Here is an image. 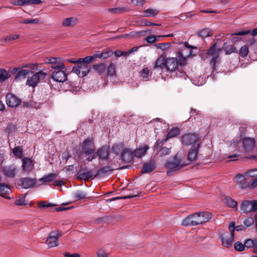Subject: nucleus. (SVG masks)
I'll list each match as a JSON object with an SVG mask.
<instances>
[{"instance_id": "nucleus-1", "label": "nucleus", "mask_w": 257, "mask_h": 257, "mask_svg": "<svg viewBox=\"0 0 257 257\" xmlns=\"http://www.w3.org/2000/svg\"><path fill=\"white\" fill-rule=\"evenodd\" d=\"M77 153L79 158H80L82 154H84L86 157V160L88 162L94 159L96 157V153H95V147L93 140L89 138L85 139L81 145V151Z\"/></svg>"}, {"instance_id": "nucleus-2", "label": "nucleus", "mask_w": 257, "mask_h": 257, "mask_svg": "<svg viewBox=\"0 0 257 257\" xmlns=\"http://www.w3.org/2000/svg\"><path fill=\"white\" fill-rule=\"evenodd\" d=\"M187 164L182 161L181 156L176 154L173 158L166 162L165 166L171 171H176L182 169Z\"/></svg>"}, {"instance_id": "nucleus-3", "label": "nucleus", "mask_w": 257, "mask_h": 257, "mask_svg": "<svg viewBox=\"0 0 257 257\" xmlns=\"http://www.w3.org/2000/svg\"><path fill=\"white\" fill-rule=\"evenodd\" d=\"M193 47L189 45L187 42L184 43V48L178 53V57L179 59L180 65H184L187 57L192 55V49Z\"/></svg>"}, {"instance_id": "nucleus-4", "label": "nucleus", "mask_w": 257, "mask_h": 257, "mask_svg": "<svg viewBox=\"0 0 257 257\" xmlns=\"http://www.w3.org/2000/svg\"><path fill=\"white\" fill-rule=\"evenodd\" d=\"M9 71L12 73H16L14 81L17 82L25 79L29 74L33 73L31 70H27L21 67L12 68L9 69Z\"/></svg>"}, {"instance_id": "nucleus-5", "label": "nucleus", "mask_w": 257, "mask_h": 257, "mask_svg": "<svg viewBox=\"0 0 257 257\" xmlns=\"http://www.w3.org/2000/svg\"><path fill=\"white\" fill-rule=\"evenodd\" d=\"M91 69V67L89 65L85 64L83 62H78L77 65L73 68L72 71L79 77H83L88 74Z\"/></svg>"}, {"instance_id": "nucleus-6", "label": "nucleus", "mask_w": 257, "mask_h": 257, "mask_svg": "<svg viewBox=\"0 0 257 257\" xmlns=\"http://www.w3.org/2000/svg\"><path fill=\"white\" fill-rule=\"evenodd\" d=\"M240 210L244 213L255 212L257 210V200L242 201L240 204Z\"/></svg>"}, {"instance_id": "nucleus-7", "label": "nucleus", "mask_w": 257, "mask_h": 257, "mask_svg": "<svg viewBox=\"0 0 257 257\" xmlns=\"http://www.w3.org/2000/svg\"><path fill=\"white\" fill-rule=\"evenodd\" d=\"M46 75V73L42 71H39L27 79L26 84L34 87L40 80H44Z\"/></svg>"}, {"instance_id": "nucleus-8", "label": "nucleus", "mask_w": 257, "mask_h": 257, "mask_svg": "<svg viewBox=\"0 0 257 257\" xmlns=\"http://www.w3.org/2000/svg\"><path fill=\"white\" fill-rule=\"evenodd\" d=\"M61 234L58 230L52 231L50 232L46 243L49 247H53L58 245V241Z\"/></svg>"}, {"instance_id": "nucleus-9", "label": "nucleus", "mask_w": 257, "mask_h": 257, "mask_svg": "<svg viewBox=\"0 0 257 257\" xmlns=\"http://www.w3.org/2000/svg\"><path fill=\"white\" fill-rule=\"evenodd\" d=\"M234 234L233 232L229 233L227 231H223L220 234V239L222 244L226 247H229L232 246Z\"/></svg>"}, {"instance_id": "nucleus-10", "label": "nucleus", "mask_w": 257, "mask_h": 257, "mask_svg": "<svg viewBox=\"0 0 257 257\" xmlns=\"http://www.w3.org/2000/svg\"><path fill=\"white\" fill-rule=\"evenodd\" d=\"M198 137L195 134H185L182 137V142L184 145L189 146L199 144L198 143Z\"/></svg>"}, {"instance_id": "nucleus-11", "label": "nucleus", "mask_w": 257, "mask_h": 257, "mask_svg": "<svg viewBox=\"0 0 257 257\" xmlns=\"http://www.w3.org/2000/svg\"><path fill=\"white\" fill-rule=\"evenodd\" d=\"M221 49L217 47L216 44H214L208 50L207 55L211 58V63L215 65V63L219 57V54Z\"/></svg>"}, {"instance_id": "nucleus-12", "label": "nucleus", "mask_w": 257, "mask_h": 257, "mask_svg": "<svg viewBox=\"0 0 257 257\" xmlns=\"http://www.w3.org/2000/svg\"><path fill=\"white\" fill-rule=\"evenodd\" d=\"M180 65L179 59L171 57L167 58L165 60V67L170 71H173L177 69L178 65Z\"/></svg>"}, {"instance_id": "nucleus-13", "label": "nucleus", "mask_w": 257, "mask_h": 257, "mask_svg": "<svg viewBox=\"0 0 257 257\" xmlns=\"http://www.w3.org/2000/svg\"><path fill=\"white\" fill-rule=\"evenodd\" d=\"M3 172L8 178H14L18 172V169L15 165L6 166L3 168Z\"/></svg>"}, {"instance_id": "nucleus-14", "label": "nucleus", "mask_w": 257, "mask_h": 257, "mask_svg": "<svg viewBox=\"0 0 257 257\" xmlns=\"http://www.w3.org/2000/svg\"><path fill=\"white\" fill-rule=\"evenodd\" d=\"M6 97L7 104L10 107H17L21 103V100L18 97L11 93L7 94Z\"/></svg>"}, {"instance_id": "nucleus-15", "label": "nucleus", "mask_w": 257, "mask_h": 257, "mask_svg": "<svg viewBox=\"0 0 257 257\" xmlns=\"http://www.w3.org/2000/svg\"><path fill=\"white\" fill-rule=\"evenodd\" d=\"M36 179L23 178L20 180L19 185L25 189H28L34 186L36 183Z\"/></svg>"}, {"instance_id": "nucleus-16", "label": "nucleus", "mask_w": 257, "mask_h": 257, "mask_svg": "<svg viewBox=\"0 0 257 257\" xmlns=\"http://www.w3.org/2000/svg\"><path fill=\"white\" fill-rule=\"evenodd\" d=\"M52 78L59 82H63L67 80V76L64 70L53 71L52 74Z\"/></svg>"}, {"instance_id": "nucleus-17", "label": "nucleus", "mask_w": 257, "mask_h": 257, "mask_svg": "<svg viewBox=\"0 0 257 257\" xmlns=\"http://www.w3.org/2000/svg\"><path fill=\"white\" fill-rule=\"evenodd\" d=\"M22 168L24 172L27 173L31 172L34 168V163L33 161L27 157H24L22 160Z\"/></svg>"}, {"instance_id": "nucleus-18", "label": "nucleus", "mask_w": 257, "mask_h": 257, "mask_svg": "<svg viewBox=\"0 0 257 257\" xmlns=\"http://www.w3.org/2000/svg\"><path fill=\"white\" fill-rule=\"evenodd\" d=\"M121 157L123 161L129 162L134 158V151L130 148L124 147L121 153Z\"/></svg>"}, {"instance_id": "nucleus-19", "label": "nucleus", "mask_w": 257, "mask_h": 257, "mask_svg": "<svg viewBox=\"0 0 257 257\" xmlns=\"http://www.w3.org/2000/svg\"><path fill=\"white\" fill-rule=\"evenodd\" d=\"M199 148V144H195L192 146L188 155V159L190 162L195 161L197 158Z\"/></svg>"}, {"instance_id": "nucleus-20", "label": "nucleus", "mask_w": 257, "mask_h": 257, "mask_svg": "<svg viewBox=\"0 0 257 257\" xmlns=\"http://www.w3.org/2000/svg\"><path fill=\"white\" fill-rule=\"evenodd\" d=\"M233 179L239 188L241 189L247 188V183L245 181V178L242 175L238 174Z\"/></svg>"}, {"instance_id": "nucleus-21", "label": "nucleus", "mask_w": 257, "mask_h": 257, "mask_svg": "<svg viewBox=\"0 0 257 257\" xmlns=\"http://www.w3.org/2000/svg\"><path fill=\"white\" fill-rule=\"evenodd\" d=\"M243 147L245 152H249L253 149L255 145L254 139L251 138H245L243 139Z\"/></svg>"}, {"instance_id": "nucleus-22", "label": "nucleus", "mask_w": 257, "mask_h": 257, "mask_svg": "<svg viewBox=\"0 0 257 257\" xmlns=\"http://www.w3.org/2000/svg\"><path fill=\"white\" fill-rule=\"evenodd\" d=\"M156 168V164L153 161L145 163L142 167V172L143 174L152 172Z\"/></svg>"}, {"instance_id": "nucleus-23", "label": "nucleus", "mask_w": 257, "mask_h": 257, "mask_svg": "<svg viewBox=\"0 0 257 257\" xmlns=\"http://www.w3.org/2000/svg\"><path fill=\"white\" fill-rule=\"evenodd\" d=\"M108 155L109 148L107 146H103L98 149L96 154V156H98L102 160L107 159Z\"/></svg>"}, {"instance_id": "nucleus-24", "label": "nucleus", "mask_w": 257, "mask_h": 257, "mask_svg": "<svg viewBox=\"0 0 257 257\" xmlns=\"http://www.w3.org/2000/svg\"><path fill=\"white\" fill-rule=\"evenodd\" d=\"M149 147L146 145L143 146L138 149H137L134 151V158H141L145 155L146 153L149 150Z\"/></svg>"}, {"instance_id": "nucleus-25", "label": "nucleus", "mask_w": 257, "mask_h": 257, "mask_svg": "<svg viewBox=\"0 0 257 257\" xmlns=\"http://www.w3.org/2000/svg\"><path fill=\"white\" fill-rule=\"evenodd\" d=\"M77 175L79 179L85 180L92 178L93 174L92 171H84V170H80L78 172Z\"/></svg>"}, {"instance_id": "nucleus-26", "label": "nucleus", "mask_w": 257, "mask_h": 257, "mask_svg": "<svg viewBox=\"0 0 257 257\" xmlns=\"http://www.w3.org/2000/svg\"><path fill=\"white\" fill-rule=\"evenodd\" d=\"M78 22L77 18L74 17H70L65 19L62 23V25L64 27H73Z\"/></svg>"}, {"instance_id": "nucleus-27", "label": "nucleus", "mask_w": 257, "mask_h": 257, "mask_svg": "<svg viewBox=\"0 0 257 257\" xmlns=\"http://www.w3.org/2000/svg\"><path fill=\"white\" fill-rule=\"evenodd\" d=\"M200 223L208 221L212 217V214L209 212H202L198 213Z\"/></svg>"}, {"instance_id": "nucleus-28", "label": "nucleus", "mask_w": 257, "mask_h": 257, "mask_svg": "<svg viewBox=\"0 0 257 257\" xmlns=\"http://www.w3.org/2000/svg\"><path fill=\"white\" fill-rule=\"evenodd\" d=\"M57 176L55 173H50L45 175L42 178L39 179V181L42 183V184H45L47 183L52 182Z\"/></svg>"}, {"instance_id": "nucleus-29", "label": "nucleus", "mask_w": 257, "mask_h": 257, "mask_svg": "<svg viewBox=\"0 0 257 257\" xmlns=\"http://www.w3.org/2000/svg\"><path fill=\"white\" fill-rule=\"evenodd\" d=\"M92 68L98 74H101L105 71L106 66L104 63H99L94 64Z\"/></svg>"}, {"instance_id": "nucleus-30", "label": "nucleus", "mask_w": 257, "mask_h": 257, "mask_svg": "<svg viewBox=\"0 0 257 257\" xmlns=\"http://www.w3.org/2000/svg\"><path fill=\"white\" fill-rule=\"evenodd\" d=\"M159 13V11L155 9H148L144 11L143 17H154L157 15Z\"/></svg>"}, {"instance_id": "nucleus-31", "label": "nucleus", "mask_w": 257, "mask_h": 257, "mask_svg": "<svg viewBox=\"0 0 257 257\" xmlns=\"http://www.w3.org/2000/svg\"><path fill=\"white\" fill-rule=\"evenodd\" d=\"M86 194L82 191H77L72 194L73 198L75 201L83 199L86 198Z\"/></svg>"}, {"instance_id": "nucleus-32", "label": "nucleus", "mask_w": 257, "mask_h": 257, "mask_svg": "<svg viewBox=\"0 0 257 257\" xmlns=\"http://www.w3.org/2000/svg\"><path fill=\"white\" fill-rule=\"evenodd\" d=\"M10 191L8 185L5 183L0 184V195L4 197L5 195L9 194Z\"/></svg>"}, {"instance_id": "nucleus-33", "label": "nucleus", "mask_w": 257, "mask_h": 257, "mask_svg": "<svg viewBox=\"0 0 257 257\" xmlns=\"http://www.w3.org/2000/svg\"><path fill=\"white\" fill-rule=\"evenodd\" d=\"M165 60L164 57H159L155 62V64L154 65V69H157L158 68H162L164 67H165Z\"/></svg>"}, {"instance_id": "nucleus-34", "label": "nucleus", "mask_w": 257, "mask_h": 257, "mask_svg": "<svg viewBox=\"0 0 257 257\" xmlns=\"http://www.w3.org/2000/svg\"><path fill=\"white\" fill-rule=\"evenodd\" d=\"M180 132L179 128L175 127L172 128L168 134L167 138L165 139L164 141L166 142L169 138L175 137L177 136Z\"/></svg>"}, {"instance_id": "nucleus-35", "label": "nucleus", "mask_w": 257, "mask_h": 257, "mask_svg": "<svg viewBox=\"0 0 257 257\" xmlns=\"http://www.w3.org/2000/svg\"><path fill=\"white\" fill-rule=\"evenodd\" d=\"M58 60L57 62L52 64L51 67L54 70V71H59V70H64L65 69V67L63 63Z\"/></svg>"}, {"instance_id": "nucleus-36", "label": "nucleus", "mask_w": 257, "mask_h": 257, "mask_svg": "<svg viewBox=\"0 0 257 257\" xmlns=\"http://www.w3.org/2000/svg\"><path fill=\"white\" fill-rule=\"evenodd\" d=\"M9 72L4 69H0V82L3 81L11 77Z\"/></svg>"}, {"instance_id": "nucleus-37", "label": "nucleus", "mask_w": 257, "mask_h": 257, "mask_svg": "<svg viewBox=\"0 0 257 257\" xmlns=\"http://www.w3.org/2000/svg\"><path fill=\"white\" fill-rule=\"evenodd\" d=\"M182 224L185 226H194L193 220L190 215L188 216L182 220Z\"/></svg>"}, {"instance_id": "nucleus-38", "label": "nucleus", "mask_w": 257, "mask_h": 257, "mask_svg": "<svg viewBox=\"0 0 257 257\" xmlns=\"http://www.w3.org/2000/svg\"><path fill=\"white\" fill-rule=\"evenodd\" d=\"M124 148V145L122 144L114 145L112 148V151L116 154L122 152V150Z\"/></svg>"}, {"instance_id": "nucleus-39", "label": "nucleus", "mask_w": 257, "mask_h": 257, "mask_svg": "<svg viewBox=\"0 0 257 257\" xmlns=\"http://www.w3.org/2000/svg\"><path fill=\"white\" fill-rule=\"evenodd\" d=\"M38 63H28L26 64H23L21 68H23V69L25 68H29V70H38Z\"/></svg>"}, {"instance_id": "nucleus-40", "label": "nucleus", "mask_w": 257, "mask_h": 257, "mask_svg": "<svg viewBox=\"0 0 257 257\" xmlns=\"http://www.w3.org/2000/svg\"><path fill=\"white\" fill-rule=\"evenodd\" d=\"M224 201L226 205L230 207H235L237 205V202L229 197H225Z\"/></svg>"}, {"instance_id": "nucleus-41", "label": "nucleus", "mask_w": 257, "mask_h": 257, "mask_svg": "<svg viewBox=\"0 0 257 257\" xmlns=\"http://www.w3.org/2000/svg\"><path fill=\"white\" fill-rule=\"evenodd\" d=\"M245 248H249L253 246H257V240H253L251 239H248L244 242Z\"/></svg>"}, {"instance_id": "nucleus-42", "label": "nucleus", "mask_w": 257, "mask_h": 257, "mask_svg": "<svg viewBox=\"0 0 257 257\" xmlns=\"http://www.w3.org/2000/svg\"><path fill=\"white\" fill-rule=\"evenodd\" d=\"M245 175L248 177L257 178V169H250L245 172Z\"/></svg>"}, {"instance_id": "nucleus-43", "label": "nucleus", "mask_w": 257, "mask_h": 257, "mask_svg": "<svg viewBox=\"0 0 257 257\" xmlns=\"http://www.w3.org/2000/svg\"><path fill=\"white\" fill-rule=\"evenodd\" d=\"M248 54V47L247 45H244L241 47L239 50V55L242 57H246Z\"/></svg>"}, {"instance_id": "nucleus-44", "label": "nucleus", "mask_w": 257, "mask_h": 257, "mask_svg": "<svg viewBox=\"0 0 257 257\" xmlns=\"http://www.w3.org/2000/svg\"><path fill=\"white\" fill-rule=\"evenodd\" d=\"M93 61V57H92V56H88L83 58H79L77 60V62H83L85 64L89 65V63Z\"/></svg>"}, {"instance_id": "nucleus-45", "label": "nucleus", "mask_w": 257, "mask_h": 257, "mask_svg": "<svg viewBox=\"0 0 257 257\" xmlns=\"http://www.w3.org/2000/svg\"><path fill=\"white\" fill-rule=\"evenodd\" d=\"M128 11V9H127L125 8H110L108 9V11L112 13H116V14H119L121 13L122 12Z\"/></svg>"}, {"instance_id": "nucleus-46", "label": "nucleus", "mask_w": 257, "mask_h": 257, "mask_svg": "<svg viewBox=\"0 0 257 257\" xmlns=\"http://www.w3.org/2000/svg\"><path fill=\"white\" fill-rule=\"evenodd\" d=\"M137 195H128V196H123V197H113V198H110V199H106L105 200V201L107 203H109V202H110L111 201H115V200H118V199H128V198H133V197H135L136 196H137Z\"/></svg>"}, {"instance_id": "nucleus-47", "label": "nucleus", "mask_w": 257, "mask_h": 257, "mask_svg": "<svg viewBox=\"0 0 257 257\" xmlns=\"http://www.w3.org/2000/svg\"><path fill=\"white\" fill-rule=\"evenodd\" d=\"M13 153L14 155L19 158L23 156L22 149L20 147H15L13 150Z\"/></svg>"}, {"instance_id": "nucleus-48", "label": "nucleus", "mask_w": 257, "mask_h": 257, "mask_svg": "<svg viewBox=\"0 0 257 257\" xmlns=\"http://www.w3.org/2000/svg\"><path fill=\"white\" fill-rule=\"evenodd\" d=\"M199 35L201 37L205 38L211 36L212 32L210 29L207 28L199 32Z\"/></svg>"}, {"instance_id": "nucleus-49", "label": "nucleus", "mask_w": 257, "mask_h": 257, "mask_svg": "<svg viewBox=\"0 0 257 257\" xmlns=\"http://www.w3.org/2000/svg\"><path fill=\"white\" fill-rule=\"evenodd\" d=\"M107 74L108 75L113 76L115 74V66L113 63H110L107 68Z\"/></svg>"}, {"instance_id": "nucleus-50", "label": "nucleus", "mask_w": 257, "mask_h": 257, "mask_svg": "<svg viewBox=\"0 0 257 257\" xmlns=\"http://www.w3.org/2000/svg\"><path fill=\"white\" fill-rule=\"evenodd\" d=\"M171 153V150L170 148L166 147L162 148L159 152V155L160 157H163L166 155H168Z\"/></svg>"}, {"instance_id": "nucleus-51", "label": "nucleus", "mask_w": 257, "mask_h": 257, "mask_svg": "<svg viewBox=\"0 0 257 257\" xmlns=\"http://www.w3.org/2000/svg\"><path fill=\"white\" fill-rule=\"evenodd\" d=\"M20 37L19 35H13L7 36L6 38H3L2 41L3 42H9L11 41L15 40Z\"/></svg>"}, {"instance_id": "nucleus-52", "label": "nucleus", "mask_w": 257, "mask_h": 257, "mask_svg": "<svg viewBox=\"0 0 257 257\" xmlns=\"http://www.w3.org/2000/svg\"><path fill=\"white\" fill-rule=\"evenodd\" d=\"M254 223V220L253 218L247 217L243 221V224L246 227H248L252 225Z\"/></svg>"}, {"instance_id": "nucleus-53", "label": "nucleus", "mask_w": 257, "mask_h": 257, "mask_svg": "<svg viewBox=\"0 0 257 257\" xmlns=\"http://www.w3.org/2000/svg\"><path fill=\"white\" fill-rule=\"evenodd\" d=\"M192 217V220L195 226L200 224V221L199 220V217L198 213H195L190 215Z\"/></svg>"}, {"instance_id": "nucleus-54", "label": "nucleus", "mask_w": 257, "mask_h": 257, "mask_svg": "<svg viewBox=\"0 0 257 257\" xmlns=\"http://www.w3.org/2000/svg\"><path fill=\"white\" fill-rule=\"evenodd\" d=\"M38 206L40 208H46L55 206L56 205L51 203H48L45 201H42L38 203Z\"/></svg>"}, {"instance_id": "nucleus-55", "label": "nucleus", "mask_w": 257, "mask_h": 257, "mask_svg": "<svg viewBox=\"0 0 257 257\" xmlns=\"http://www.w3.org/2000/svg\"><path fill=\"white\" fill-rule=\"evenodd\" d=\"M97 257H107L110 255L109 252L104 249H100L97 252Z\"/></svg>"}, {"instance_id": "nucleus-56", "label": "nucleus", "mask_w": 257, "mask_h": 257, "mask_svg": "<svg viewBox=\"0 0 257 257\" xmlns=\"http://www.w3.org/2000/svg\"><path fill=\"white\" fill-rule=\"evenodd\" d=\"M226 54H230L232 53L237 52V49L234 45H231L225 48L224 49Z\"/></svg>"}, {"instance_id": "nucleus-57", "label": "nucleus", "mask_w": 257, "mask_h": 257, "mask_svg": "<svg viewBox=\"0 0 257 257\" xmlns=\"http://www.w3.org/2000/svg\"><path fill=\"white\" fill-rule=\"evenodd\" d=\"M234 248L236 250L239 251L244 250L245 249L244 244H243L239 241H237L234 243Z\"/></svg>"}, {"instance_id": "nucleus-58", "label": "nucleus", "mask_w": 257, "mask_h": 257, "mask_svg": "<svg viewBox=\"0 0 257 257\" xmlns=\"http://www.w3.org/2000/svg\"><path fill=\"white\" fill-rule=\"evenodd\" d=\"M150 73V70L148 68H145L141 71V76L145 80H148V76Z\"/></svg>"}, {"instance_id": "nucleus-59", "label": "nucleus", "mask_w": 257, "mask_h": 257, "mask_svg": "<svg viewBox=\"0 0 257 257\" xmlns=\"http://www.w3.org/2000/svg\"><path fill=\"white\" fill-rule=\"evenodd\" d=\"M257 187V178L252 179L249 183L247 184V188L249 189H254Z\"/></svg>"}, {"instance_id": "nucleus-60", "label": "nucleus", "mask_w": 257, "mask_h": 257, "mask_svg": "<svg viewBox=\"0 0 257 257\" xmlns=\"http://www.w3.org/2000/svg\"><path fill=\"white\" fill-rule=\"evenodd\" d=\"M20 23L25 24H38L39 23V21L38 19H25L21 21Z\"/></svg>"}, {"instance_id": "nucleus-61", "label": "nucleus", "mask_w": 257, "mask_h": 257, "mask_svg": "<svg viewBox=\"0 0 257 257\" xmlns=\"http://www.w3.org/2000/svg\"><path fill=\"white\" fill-rule=\"evenodd\" d=\"M25 195L21 196L19 198L17 199L15 201V204L19 206H22L25 204Z\"/></svg>"}, {"instance_id": "nucleus-62", "label": "nucleus", "mask_w": 257, "mask_h": 257, "mask_svg": "<svg viewBox=\"0 0 257 257\" xmlns=\"http://www.w3.org/2000/svg\"><path fill=\"white\" fill-rule=\"evenodd\" d=\"M146 40L148 43H155L158 41V40L157 39V36H156L155 35H153L148 36L146 38Z\"/></svg>"}, {"instance_id": "nucleus-63", "label": "nucleus", "mask_w": 257, "mask_h": 257, "mask_svg": "<svg viewBox=\"0 0 257 257\" xmlns=\"http://www.w3.org/2000/svg\"><path fill=\"white\" fill-rule=\"evenodd\" d=\"M169 45H170L169 44L167 43H158L155 45L156 47L157 48L161 49L162 50H165V49H167V48L169 47Z\"/></svg>"}, {"instance_id": "nucleus-64", "label": "nucleus", "mask_w": 257, "mask_h": 257, "mask_svg": "<svg viewBox=\"0 0 257 257\" xmlns=\"http://www.w3.org/2000/svg\"><path fill=\"white\" fill-rule=\"evenodd\" d=\"M47 61L46 62V63H50L52 65L57 62L58 60H60V58L57 57H50L47 58Z\"/></svg>"}]
</instances>
